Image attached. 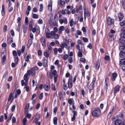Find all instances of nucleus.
Wrapping results in <instances>:
<instances>
[{
	"label": "nucleus",
	"mask_w": 125,
	"mask_h": 125,
	"mask_svg": "<svg viewBox=\"0 0 125 125\" xmlns=\"http://www.w3.org/2000/svg\"><path fill=\"white\" fill-rule=\"evenodd\" d=\"M55 21L54 20H50L49 21V23L50 26H55L54 23Z\"/></svg>",
	"instance_id": "nucleus-27"
},
{
	"label": "nucleus",
	"mask_w": 125,
	"mask_h": 125,
	"mask_svg": "<svg viewBox=\"0 0 125 125\" xmlns=\"http://www.w3.org/2000/svg\"><path fill=\"white\" fill-rule=\"evenodd\" d=\"M43 5L42 4H41L40 5V8L39 9V11L40 12H42V11L43 10Z\"/></svg>",
	"instance_id": "nucleus-49"
},
{
	"label": "nucleus",
	"mask_w": 125,
	"mask_h": 125,
	"mask_svg": "<svg viewBox=\"0 0 125 125\" xmlns=\"http://www.w3.org/2000/svg\"><path fill=\"white\" fill-rule=\"evenodd\" d=\"M29 20L28 18L27 17H26L25 19V24L24 25H28V23Z\"/></svg>",
	"instance_id": "nucleus-51"
},
{
	"label": "nucleus",
	"mask_w": 125,
	"mask_h": 125,
	"mask_svg": "<svg viewBox=\"0 0 125 125\" xmlns=\"http://www.w3.org/2000/svg\"><path fill=\"white\" fill-rule=\"evenodd\" d=\"M52 1L50 0L49 2V4L48 5V10L49 11L51 12L52 10Z\"/></svg>",
	"instance_id": "nucleus-13"
},
{
	"label": "nucleus",
	"mask_w": 125,
	"mask_h": 125,
	"mask_svg": "<svg viewBox=\"0 0 125 125\" xmlns=\"http://www.w3.org/2000/svg\"><path fill=\"white\" fill-rule=\"evenodd\" d=\"M59 60H57L54 63L55 64L57 65L58 67H60V66L59 63Z\"/></svg>",
	"instance_id": "nucleus-45"
},
{
	"label": "nucleus",
	"mask_w": 125,
	"mask_h": 125,
	"mask_svg": "<svg viewBox=\"0 0 125 125\" xmlns=\"http://www.w3.org/2000/svg\"><path fill=\"white\" fill-rule=\"evenodd\" d=\"M26 114V117L29 119H30L31 116V114H29L28 113H27Z\"/></svg>",
	"instance_id": "nucleus-44"
},
{
	"label": "nucleus",
	"mask_w": 125,
	"mask_h": 125,
	"mask_svg": "<svg viewBox=\"0 0 125 125\" xmlns=\"http://www.w3.org/2000/svg\"><path fill=\"white\" fill-rule=\"evenodd\" d=\"M119 55L121 58H125V53L122 52V50H121L120 53Z\"/></svg>",
	"instance_id": "nucleus-26"
},
{
	"label": "nucleus",
	"mask_w": 125,
	"mask_h": 125,
	"mask_svg": "<svg viewBox=\"0 0 125 125\" xmlns=\"http://www.w3.org/2000/svg\"><path fill=\"white\" fill-rule=\"evenodd\" d=\"M25 47L24 46H22V47L21 49V52L23 53H24L25 50Z\"/></svg>",
	"instance_id": "nucleus-58"
},
{
	"label": "nucleus",
	"mask_w": 125,
	"mask_h": 125,
	"mask_svg": "<svg viewBox=\"0 0 125 125\" xmlns=\"http://www.w3.org/2000/svg\"><path fill=\"white\" fill-rule=\"evenodd\" d=\"M122 4L123 6L124 9L125 10V0H123L122 1Z\"/></svg>",
	"instance_id": "nucleus-55"
},
{
	"label": "nucleus",
	"mask_w": 125,
	"mask_h": 125,
	"mask_svg": "<svg viewBox=\"0 0 125 125\" xmlns=\"http://www.w3.org/2000/svg\"><path fill=\"white\" fill-rule=\"evenodd\" d=\"M114 22V20L111 19L109 17L107 18V22L108 25H111L113 24Z\"/></svg>",
	"instance_id": "nucleus-7"
},
{
	"label": "nucleus",
	"mask_w": 125,
	"mask_h": 125,
	"mask_svg": "<svg viewBox=\"0 0 125 125\" xmlns=\"http://www.w3.org/2000/svg\"><path fill=\"white\" fill-rule=\"evenodd\" d=\"M109 36L110 38H112L111 40V41L114 40V34L109 33Z\"/></svg>",
	"instance_id": "nucleus-34"
},
{
	"label": "nucleus",
	"mask_w": 125,
	"mask_h": 125,
	"mask_svg": "<svg viewBox=\"0 0 125 125\" xmlns=\"http://www.w3.org/2000/svg\"><path fill=\"white\" fill-rule=\"evenodd\" d=\"M22 26L23 32L24 33H26L27 30L28 25H23Z\"/></svg>",
	"instance_id": "nucleus-20"
},
{
	"label": "nucleus",
	"mask_w": 125,
	"mask_h": 125,
	"mask_svg": "<svg viewBox=\"0 0 125 125\" xmlns=\"http://www.w3.org/2000/svg\"><path fill=\"white\" fill-rule=\"evenodd\" d=\"M32 41L30 39H29L28 41V44H27V47L29 48L32 44Z\"/></svg>",
	"instance_id": "nucleus-33"
},
{
	"label": "nucleus",
	"mask_w": 125,
	"mask_h": 125,
	"mask_svg": "<svg viewBox=\"0 0 125 125\" xmlns=\"http://www.w3.org/2000/svg\"><path fill=\"white\" fill-rule=\"evenodd\" d=\"M1 15L2 16H3L5 14L4 10V6L3 4L2 5V9L1 11Z\"/></svg>",
	"instance_id": "nucleus-25"
},
{
	"label": "nucleus",
	"mask_w": 125,
	"mask_h": 125,
	"mask_svg": "<svg viewBox=\"0 0 125 125\" xmlns=\"http://www.w3.org/2000/svg\"><path fill=\"white\" fill-rule=\"evenodd\" d=\"M43 87L45 91H49L50 88V86L49 85H44Z\"/></svg>",
	"instance_id": "nucleus-17"
},
{
	"label": "nucleus",
	"mask_w": 125,
	"mask_h": 125,
	"mask_svg": "<svg viewBox=\"0 0 125 125\" xmlns=\"http://www.w3.org/2000/svg\"><path fill=\"white\" fill-rule=\"evenodd\" d=\"M58 95L60 99L62 100V94L61 92H60L59 93Z\"/></svg>",
	"instance_id": "nucleus-47"
},
{
	"label": "nucleus",
	"mask_w": 125,
	"mask_h": 125,
	"mask_svg": "<svg viewBox=\"0 0 125 125\" xmlns=\"http://www.w3.org/2000/svg\"><path fill=\"white\" fill-rule=\"evenodd\" d=\"M96 79L94 78L93 79L92 82L91 83L89 87V90H92L94 87V84L95 83Z\"/></svg>",
	"instance_id": "nucleus-6"
},
{
	"label": "nucleus",
	"mask_w": 125,
	"mask_h": 125,
	"mask_svg": "<svg viewBox=\"0 0 125 125\" xmlns=\"http://www.w3.org/2000/svg\"><path fill=\"white\" fill-rule=\"evenodd\" d=\"M101 111L99 108L94 110L92 112V115L94 117L98 116L101 115Z\"/></svg>",
	"instance_id": "nucleus-3"
},
{
	"label": "nucleus",
	"mask_w": 125,
	"mask_h": 125,
	"mask_svg": "<svg viewBox=\"0 0 125 125\" xmlns=\"http://www.w3.org/2000/svg\"><path fill=\"white\" fill-rule=\"evenodd\" d=\"M100 60L99 59H98L97 60V62L96 66V68L98 69L100 67Z\"/></svg>",
	"instance_id": "nucleus-24"
},
{
	"label": "nucleus",
	"mask_w": 125,
	"mask_h": 125,
	"mask_svg": "<svg viewBox=\"0 0 125 125\" xmlns=\"http://www.w3.org/2000/svg\"><path fill=\"white\" fill-rule=\"evenodd\" d=\"M27 121V119L26 117L24 118L23 120V125H25Z\"/></svg>",
	"instance_id": "nucleus-56"
},
{
	"label": "nucleus",
	"mask_w": 125,
	"mask_h": 125,
	"mask_svg": "<svg viewBox=\"0 0 125 125\" xmlns=\"http://www.w3.org/2000/svg\"><path fill=\"white\" fill-rule=\"evenodd\" d=\"M10 33L12 36L14 37V32L13 30H11L10 31Z\"/></svg>",
	"instance_id": "nucleus-61"
},
{
	"label": "nucleus",
	"mask_w": 125,
	"mask_h": 125,
	"mask_svg": "<svg viewBox=\"0 0 125 125\" xmlns=\"http://www.w3.org/2000/svg\"><path fill=\"white\" fill-rule=\"evenodd\" d=\"M38 18V15L36 14H33V18L34 19H37Z\"/></svg>",
	"instance_id": "nucleus-53"
},
{
	"label": "nucleus",
	"mask_w": 125,
	"mask_h": 125,
	"mask_svg": "<svg viewBox=\"0 0 125 125\" xmlns=\"http://www.w3.org/2000/svg\"><path fill=\"white\" fill-rule=\"evenodd\" d=\"M65 29L64 27V26H61L58 29V33L59 34H62V31H63Z\"/></svg>",
	"instance_id": "nucleus-15"
},
{
	"label": "nucleus",
	"mask_w": 125,
	"mask_h": 125,
	"mask_svg": "<svg viewBox=\"0 0 125 125\" xmlns=\"http://www.w3.org/2000/svg\"><path fill=\"white\" fill-rule=\"evenodd\" d=\"M115 118L113 119L112 121L114 124L115 125H120L122 123V121L120 119H118L115 120Z\"/></svg>",
	"instance_id": "nucleus-5"
},
{
	"label": "nucleus",
	"mask_w": 125,
	"mask_h": 125,
	"mask_svg": "<svg viewBox=\"0 0 125 125\" xmlns=\"http://www.w3.org/2000/svg\"><path fill=\"white\" fill-rule=\"evenodd\" d=\"M12 93H10L9 97L8 98V101H10L11 99H12V101L14 99L13 97H12Z\"/></svg>",
	"instance_id": "nucleus-35"
},
{
	"label": "nucleus",
	"mask_w": 125,
	"mask_h": 125,
	"mask_svg": "<svg viewBox=\"0 0 125 125\" xmlns=\"http://www.w3.org/2000/svg\"><path fill=\"white\" fill-rule=\"evenodd\" d=\"M120 87L119 85L116 86L114 89V92L115 94L119 90Z\"/></svg>",
	"instance_id": "nucleus-18"
},
{
	"label": "nucleus",
	"mask_w": 125,
	"mask_h": 125,
	"mask_svg": "<svg viewBox=\"0 0 125 125\" xmlns=\"http://www.w3.org/2000/svg\"><path fill=\"white\" fill-rule=\"evenodd\" d=\"M62 0H60L58 1V4H61L62 6L63 7L64 6L65 2L64 1H62Z\"/></svg>",
	"instance_id": "nucleus-29"
},
{
	"label": "nucleus",
	"mask_w": 125,
	"mask_h": 125,
	"mask_svg": "<svg viewBox=\"0 0 125 125\" xmlns=\"http://www.w3.org/2000/svg\"><path fill=\"white\" fill-rule=\"evenodd\" d=\"M51 88L53 91H55L56 90L55 85L53 84H51Z\"/></svg>",
	"instance_id": "nucleus-57"
},
{
	"label": "nucleus",
	"mask_w": 125,
	"mask_h": 125,
	"mask_svg": "<svg viewBox=\"0 0 125 125\" xmlns=\"http://www.w3.org/2000/svg\"><path fill=\"white\" fill-rule=\"evenodd\" d=\"M60 23L62 24L63 23L65 24H67V19L65 17H64L63 19H61L59 20Z\"/></svg>",
	"instance_id": "nucleus-10"
},
{
	"label": "nucleus",
	"mask_w": 125,
	"mask_h": 125,
	"mask_svg": "<svg viewBox=\"0 0 125 125\" xmlns=\"http://www.w3.org/2000/svg\"><path fill=\"white\" fill-rule=\"evenodd\" d=\"M38 70V68L36 66L32 68L31 70H28L27 71V73H28L29 76L31 75L33 76L35 74V71H37Z\"/></svg>",
	"instance_id": "nucleus-1"
},
{
	"label": "nucleus",
	"mask_w": 125,
	"mask_h": 125,
	"mask_svg": "<svg viewBox=\"0 0 125 125\" xmlns=\"http://www.w3.org/2000/svg\"><path fill=\"white\" fill-rule=\"evenodd\" d=\"M31 57V56L30 55H28L24 57L25 60L27 62H28L29 60V59Z\"/></svg>",
	"instance_id": "nucleus-31"
},
{
	"label": "nucleus",
	"mask_w": 125,
	"mask_h": 125,
	"mask_svg": "<svg viewBox=\"0 0 125 125\" xmlns=\"http://www.w3.org/2000/svg\"><path fill=\"white\" fill-rule=\"evenodd\" d=\"M6 58V56L5 55H4L2 58V59L3 60L2 64L3 65H4L5 64V61Z\"/></svg>",
	"instance_id": "nucleus-48"
},
{
	"label": "nucleus",
	"mask_w": 125,
	"mask_h": 125,
	"mask_svg": "<svg viewBox=\"0 0 125 125\" xmlns=\"http://www.w3.org/2000/svg\"><path fill=\"white\" fill-rule=\"evenodd\" d=\"M113 109L111 111H110L109 112V114H108L107 116V119H109L110 118L113 112Z\"/></svg>",
	"instance_id": "nucleus-37"
},
{
	"label": "nucleus",
	"mask_w": 125,
	"mask_h": 125,
	"mask_svg": "<svg viewBox=\"0 0 125 125\" xmlns=\"http://www.w3.org/2000/svg\"><path fill=\"white\" fill-rule=\"evenodd\" d=\"M105 87L106 88V90L107 89V87H108V85L109 83L108 80L107 78H106L105 79Z\"/></svg>",
	"instance_id": "nucleus-32"
},
{
	"label": "nucleus",
	"mask_w": 125,
	"mask_h": 125,
	"mask_svg": "<svg viewBox=\"0 0 125 125\" xmlns=\"http://www.w3.org/2000/svg\"><path fill=\"white\" fill-rule=\"evenodd\" d=\"M68 102L69 104L70 105L73 104L74 103V100L73 98H69L68 100Z\"/></svg>",
	"instance_id": "nucleus-23"
},
{
	"label": "nucleus",
	"mask_w": 125,
	"mask_h": 125,
	"mask_svg": "<svg viewBox=\"0 0 125 125\" xmlns=\"http://www.w3.org/2000/svg\"><path fill=\"white\" fill-rule=\"evenodd\" d=\"M12 115H13L12 114H11V115H10V117L8 118V119L7 121L6 122V125L7 124V122L8 123L10 122V120L11 119V118H12Z\"/></svg>",
	"instance_id": "nucleus-52"
},
{
	"label": "nucleus",
	"mask_w": 125,
	"mask_h": 125,
	"mask_svg": "<svg viewBox=\"0 0 125 125\" xmlns=\"http://www.w3.org/2000/svg\"><path fill=\"white\" fill-rule=\"evenodd\" d=\"M117 75L116 73H113L112 74V77L111 78V80L113 81H115L116 78L117 77Z\"/></svg>",
	"instance_id": "nucleus-12"
},
{
	"label": "nucleus",
	"mask_w": 125,
	"mask_h": 125,
	"mask_svg": "<svg viewBox=\"0 0 125 125\" xmlns=\"http://www.w3.org/2000/svg\"><path fill=\"white\" fill-rule=\"evenodd\" d=\"M46 36V37L47 38H51L52 39L53 38V36L55 34V32L54 31H52L50 33L49 31L48 30L45 32Z\"/></svg>",
	"instance_id": "nucleus-2"
},
{
	"label": "nucleus",
	"mask_w": 125,
	"mask_h": 125,
	"mask_svg": "<svg viewBox=\"0 0 125 125\" xmlns=\"http://www.w3.org/2000/svg\"><path fill=\"white\" fill-rule=\"evenodd\" d=\"M77 55L79 57H81L83 56L82 51L81 50L79 51L77 53Z\"/></svg>",
	"instance_id": "nucleus-36"
},
{
	"label": "nucleus",
	"mask_w": 125,
	"mask_h": 125,
	"mask_svg": "<svg viewBox=\"0 0 125 125\" xmlns=\"http://www.w3.org/2000/svg\"><path fill=\"white\" fill-rule=\"evenodd\" d=\"M121 37L125 39V33H122L121 34Z\"/></svg>",
	"instance_id": "nucleus-64"
},
{
	"label": "nucleus",
	"mask_w": 125,
	"mask_h": 125,
	"mask_svg": "<svg viewBox=\"0 0 125 125\" xmlns=\"http://www.w3.org/2000/svg\"><path fill=\"white\" fill-rule=\"evenodd\" d=\"M8 76V74H7V73H5L4 74L3 77V78L4 79H7V77Z\"/></svg>",
	"instance_id": "nucleus-62"
},
{
	"label": "nucleus",
	"mask_w": 125,
	"mask_h": 125,
	"mask_svg": "<svg viewBox=\"0 0 125 125\" xmlns=\"http://www.w3.org/2000/svg\"><path fill=\"white\" fill-rule=\"evenodd\" d=\"M74 22L73 21V19H71L69 21L70 25L71 27H72L74 24H75L74 23Z\"/></svg>",
	"instance_id": "nucleus-28"
},
{
	"label": "nucleus",
	"mask_w": 125,
	"mask_h": 125,
	"mask_svg": "<svg viewBox=\"0 0 125 125\" xmlns=\"http://www.w3.org/2000/svg\"><path fill=\"white\" fill-rule=\"evenodd\" d=\"M57 118L56 117H55L53 119V124L55 125L57 124Z\"/></svg>",
	"instance_id": "nucleus-39"
},
{
	"label": "nucleus",
	"mask_w": 125,
	"mask_h": 125,
	"mask_svg": "<svg viewBox=\"0 0 125 125\" xmlns=\"http://www.w3.org/2000/svg\"><path fill=\"white\" fill-rule=\"evenodd\" d=\"M124 16L123 14L121 13H119L118 15V17L119 19V21H121L124 18Z\"/></svg>",
	"instance_id": "nucleus-16"
},
{
	"label": "nucleus",
	"mask_w": 125,
	"mask_h": 125,
	"mask_svg": "<svg viewBox=\"0 0 125 125\" xmlns=\"http://www.w3.org/2000/svg\"><path fill=\"white\" fill-rule=\"evenodd\" d=\"M52 47L51 46L49 45L48 46V50L47 51L48 52L50 53H51Z\"/></svg>",
	"instance_id": "nucleus-38"
},
{
	"label": "nucleus",
	"mask_w": 125,
	"mask_h": 125,
	"mask_svg": "<svg viewBox=\"0 0 125 125\" xmlns=\"http://www.w3.org/2000/svg\"><path fill=\"white\" fill-rule=\"evenodd\" d=\"M61 13L63 15H64L65 14H66L69 15L70 14L71 12L68 9H65L64 10H62Z\"/></svg>",
	"instance_id": "nucleus-8"
},
{
	"label": "nucleus",
	"mask_w": 125,
	"mask_h": 125,
	"mask_svg": "<svg viewBox=\"0 0 125 125\" xmlns=\"http://www.w3.org/2000/svg\"><path fill=\"white\" fill-rule=\"evenodd\" d=\"M43 94L42 93H41L39 96V99L40 100H42L43 98Z\"/></svg>",
	"instance_id": "nucleus-63"
},
{
	"label": "nucleus",
	"mask_w": 125,
	"mask_h": 125,
	"mask_svg": "<svg viewBox=\"0 0 125 125\" xmlns=\"http://www.w3.org/2000/svg\"><path fill=\"white\" fill-rule=\"evenodd\" d=\"M51 53L48 52L46 51L44 52L43 53V55L46 58H48L49 57V55L51 54Z\"/></svg>",
	"instance_id": "nucleus-21"
},
{
	"label": "nucleus",
	"mask_w": 125,
	"mask_h": 125,
	"mask_svg": "<svg viewBox=\"0 0 125 125\" xmlns=\"http://www.w3.org/2000/svg\"><path fill=\"white\" fill-rule=\"evenodd\" d=\"M45 37L44 36H42L41 39V42L42 46L43 47L45 46Z\"/></svg>",
	"instance_id": "nucleus-9"
},
{
	"label": "nucleus",
	"mask_w": 125,
	"mask_h": 125,
	"mask_svg": "<svg viewBox=\"0 0 125 125\" xmlns=\"http://www.w3.org/2000/svg\"><path fill=\"white\" fill-rule=\"evenodd\" d=\"M38 24H42L43 23V21L41 19H40L38 21Z\"/></svg>",
	"instance_id": "nucleus-54"
},
{
	"label": "nucleus",
	"mask_w": 125,
	"mask_h": 125,
	"mask_svg": "<svg viewBox=\"0 0 125 125\" xmlns=\"http://www.w3.org/2000/svg\"><path fill=\"white\" fill-rule=\"evenodd\" d=\"M68 86L69 88H71L73 86L72 84V79L69 78L68 80Z\"/></svg>",
	"instance_id": "nucleus-14"
},
{
	"label": "nucleus",
	"mask_w": 125,
	"mask_h": 125,
	"mask_svg": "<svg viewBox=\"0 0 125 125\" xmlns=\"http://www.w3.org/2000/svg\"><path fill=\"white\" fill-rule=\"evenodd\" d=\"M120 24V26H123L125 25V21H124L121 22Z\"/></svg>",
	"instance_id": "nucleus-50"
},
{
	"label": "nucleus",
	"mask_w": 125,
	"mask_h": 125,
	"mask_svg": "<svg viewBox=\"0 0 125 125\" xmlns=\"http://www.w3.org/2000/svg\"><path fill=\"white\" fill-rule=\"evenodd\" d=\"M29 75L27 73L25 74L23 77L24 80L25 81V83H28V77Z\"/></svg>",
	"instance_id": "nucleus-19"
},
{
	"label": "nucleus",
	"mask_w": 125,
	"mask_h": 125,
	"mask_svg": "<svg viewBox=\"0 0 125 125\" xmlns=\"http://www.w3.org/2000/svg\"><path fill=\"white\" fill-rule=\"evenodd\" d=\"M42 64L44 67H46L47 66V61L45 59H44Z\"/></svg>",
	"instance_id": "nucleus-42"
},
{
	"label": "nucleus",
	"mask_w": 125,
	"mask_h": 125,
	"mask_svg": "<svg viewBox=\"0 0 125 125\" xmlns=\"http://www.w3.org/2000/svg\"><path fill=\"white\" fill-rule=\"evenodd\" d=\"M31 29L33 33L35 32L36 31H40V28L38 26H36L34 28L32 27V28Z\"/></svg>",
	"instance_id": "nucleus-11"
},
{
	"label": "nucleus",
	"mask_w": 125,
	"mask_h": 125,
	"mask_svg": "<svg viewBox=\"0 0 125 125\" xmlns=\"http://www.w3.org/2000/svg\"><path fill=\"white\" fill-rule=\"evenodd\" d=\"M25 88H26V90L27 92H28L29 90V87L28 86H27L28 83H25Z\"/></svg>",
	"instance_id": "nucleus-43"
},
{
	"label": "nucleus",
	"mask_w": 125,
	"mask_h": 125,
	"mask_svg": "<svg viewBox=\"0 0 125 125\" xmlns=\"http://www.w3.org/2000/svg\"><path fill=\"white\" fill-rule=\"evenodd\" d=\"M120 63L122 65L125 64V59H122L119 61Z\"/></svg>",
	"instance_id": "nucleus-41"
},
{
	"label": "nucleus",
	"mask_w": 125,
	"mask_h": 125,
	"mask_svg": "<svg viewBox=\"0 0 125 125\" xmlns=\"http://www.w3.org/2000/svg\"><path fill=\"white\" fill-rule=\"evenodd\" d=\"M84 19L85 20L86 17H88L90 16V13L89 10L86 11V7H84Z\"/></svg>",
	"instance_id": "nucleus-4"
},
{
	"label": "nucleus",
	"mask_w": 125,
	"mask_h": 125,
	"mask_svg": "<svg viewBox=\"0 0 125 125\" xmlns=\"http://www.w3.org/2000/svg\"><path fill=\"white\" fill-rule=\"evenodd\" d=\"M13 42V38H8L7 39V42L8 44L10 45L11 43Z\"/></svg>",
	"instance_id": "nucleus-22"
},
{
	"label": "nucleus",
	"mask_w": 125,
	"mask_h": 125,
	"mask_svg": "<svg viewBox=\"0 0 125 125\" xmlns=\"http://www.w3.org/2000/svg\"><path fill=\"white\" fill-rule=\"evenodd\" d=\"M24 80H22L21 81V83L22 86H23L24 85H25V81Z\"/></svg>",
	"instance_id": "nucleus-60"
},
{
	"label": "nucleus",
	"mask_w": 125,
	"mask_h": 125,
	"mask_svg": "<svg viewBox=\"0 0 125 125\" xmlns=\"http://www.w3.org/2000/svg\"><path fill=\"white\" fill-rule=\"evenodd\" d=\"M29 104H28V105H26L25 109V113H28V111L29 107Z\"/></svg>",
	"instance_id": "nucleus-30"
},
{
	"label": "nucleus",
	"mask_w": 125,
	"mask_h": 125,
	"mask_svg": "<svg viewBox=\"0 0 125 125\" xmlns=\"http://www.w3.org/2000/svg\"><path fill=\"white\" fill-rule=\"evenodd\" d=\"M68 56L67 54H65L62 57V58L64 60H67L68 57Z\"/></svg>",
	"instance_id": "nucleus-46"
},
{
	"label": "nucleus",
	"mask_w": 125,
	"mask_h": 125,
	"mask_svg": "<svg viewBox=\"0 0 125 125\" xmlns=\"http://www.w3.org/2000/svg\"><path fill=\"white\" fill-rule=\"evenodd\" d=\"M12 54L14 57L18 56L17 55V52L16 51L14 50L12 52Z\"/></svg>",
	"instance_id": "nucleus-59"
},
{
	"label": "nucleus",
	"mask_w": 125,
	"mask_h": 125,
	"mask_svg": "<svg viewBox=\"0 0 125 125\" xmlns=\"http://www.w3.org/2000/svg\"><path fill=\"white\" fill-rule=\"evenodd\" d=\"M14 61L15 63L16 64H17V63L19 60V58L18 56H16L15 57H14Z\"/></svg>",
	"instance_id": "nucleus-40"
}]
</instances>
